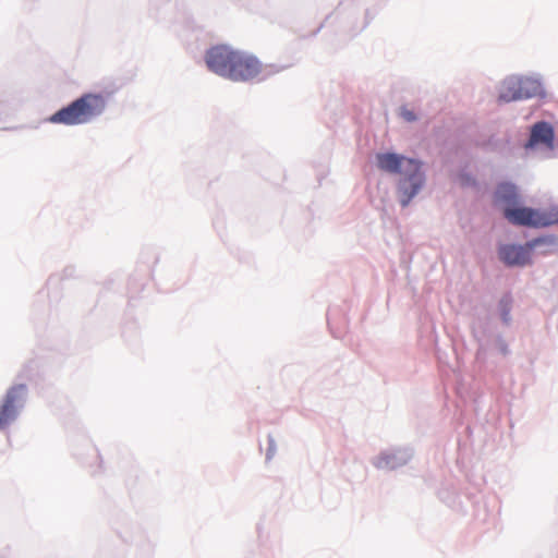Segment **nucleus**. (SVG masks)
I'll list each match as a JSON object with an SVG mask.
<instances>
[{
  "label": "nucleus",
  "instance_id": "f257e3e1",
  "mask_svg": "<svg viewBox=\"0 0 558 558\" xmlns=\"http://www.w3.org/2000/svg\"><path fill=\"white\" fill-rule=\"evenodd\" d=\"M205 62L211 72L234 82L253 81L263 72V64L255 56L227 45L208 49Z\"/></svg>",
  "mask_w": 558,
  "mask_h": 558
},
{
  "label": "nucleus",
  "instance_id": "f03ea898",
  "mask_svg": "<svg viewBox=\"0 0 558 558\" xmlns=\"http://www.w3.org/2000/svg\"><path fill=\"white\" fill-rule=\"evenodd\" d=\"M376 160L380 170L402 175L399 181L401 204L403 207L408 206L424 183L421 163L415 159L393 153L377 154Z\"/></svg>",
  "mask_w": 558,
  "mask_h": 558
},
{
  "label": "nucleus",
  "instance_id": "7ed1b4c3",
  "mask_svg": "<svg viewBox=\"0 0 558 558\" xmlns=\"http://www.w3.org/2000/svg\"><path fill=\"white\" fill-rule=\"evenodd\" d=\"M107 99L101 94L87 93L54 112L48 120L54 124L80 125L104 113Z\"/></svg>",
  "mask_w": 558,
  "mask_h": 558
},
{
  "label": "nucleus",
  "instance_id": "20e7f679",
  "mask_svg": "<svg viewBox=\"0 0 558 558\" xmlns=\"http://www.w3.org/2000/svg\"><path fill=\"white\" fill-rule=\"evenodd\" d=\"M504 216L509 222L518 226L543 228L558 223V208L537 210L513 205L504 208Z\"/></svg>",
  "mask_w": 558,
  "mask_h": 558
},
{
  "label": "nucleus",
  "instance_id": "39448f33",
  "mask_svg": "<svg viewBox=\"0 0 558 558\" xmlns=\"http://www.w3.org/2000/svg\"><path fill=\"white\" fill-rule=\"evenodd\" d=\"M542 94L538 81L529 77H508L500 87L499 100L509 102L527 99Z\"/></svg>",
  "mask_w": 558,
  "mask_h": 558
},
{
  "label": "nucleus",
  "instance_id": "423d86ee",
  "mask_svg": "<svg viewBox=\"0 0 558 558\" xmlns=\"http://www.w3.org/2000/svg\"><path fill=\"white\" fill-rule=\"evenodd\" d=\"M25 391V385H15L8 390L0 407V429L8 426L16 417L17 405L23 400Z\"/></svg>",
  "mask_w": 558,
  "mask_h": 558
},
{
  "label": "nucleus",
  "instance_id": "0eeeda50",
  "mask_svg": "<svg viewBox=\"0 0 558 558\" xmlns=\"http://www.w3.org/2000/svg\"><path fill=\"white\" fill-rule=\"evenodd\" d=\"M538 243V240L521 245H502L499 248L500 259L509 266H524L531 260L532 248Z\"/></svg>",
  "mask_w": 558,
  "mask_h": 558
},
{
  "label": "nucleus",
  "instance_id": "6e6552de",
  "mask_svg": "<svg viewBox=\"0 0 558 558\" xmlns=\"http://www.w3.org/2000/svg\"><path fill=\"white\" fill-rule=\"evenodd\" d=\"M543 146L548 150L554 148V130L547 122H537L532 126L526 148Z\"/></svg>",
  "mask_w": 558,
  "mask_h": 558
},
{
  "label": "nucleus",
  "instance_id": "1a4fd4ad",
  "mask_svg": "<svg viewBox=\"0 0 558 558\" xmlns=\"http://www.w3.org/2000/svg\"><path fill=\"white\" fill-rule=\"evenodd\" d=\"M495 201L498 204L506 206H513L518 203V193L514 185L509 183L500 184L495 193Z\"/></svg>",
  "mask_w": 558,
  "mask_h": 558
},
{
  "label": "nucleus",
  "instance_id": "9d476101",
  "mask_svg": "<svg viewBox=\"0 0 558 558\" xmlns=\"http://www.w3.org/2000/svg\"><path fill=\"white\" fill-rule=\"evenodd\" d=\"M401 117L409 122H412L416 119L414 112L405 107L401 108Z\"/></svg>",
  "mask_w": 558,
  "mask_h": 558
},
{
  "label": "nucleus",
  "instance_id": "9b49d317",
  "mask_svg": "<svg viewBox=\"0 0 558 558\" xmlns=\"http://www.w3.org/2000/svg\"><path fill=\"white\" fill-rule=\"evenodd\" d=\"M274 451H275V448H274V446H272V445H270V447H269V449H268V452H267V454H266V458H267V459H270V458H271V456L274 454Z\"/></svg>",
  "mask_w": 558,
  "mask_h": 558
}]
</instances>
